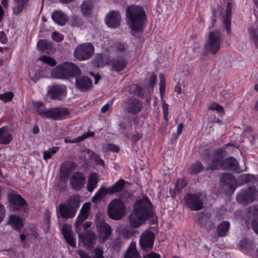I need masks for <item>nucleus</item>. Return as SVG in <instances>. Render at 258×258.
I'll return each mask as SVG.
<instances>
[{"mask_svg":"<svg viewBox=\"0 0 258 258\" xmlns=\"http://www.w3.org/2000/svg\"><path fill=\"white\" fill-rule=\"evenodd\" d=\"M151 203L147 198L137 201L134 209L128 218L130 226L138 228L142 225L151 214Z\"/></svg>","mask_w":258,"mask_h":258,"instance_id":"obj_1","label":"nucleus"},{"mask_svg":"<svg viewBox=\"0 0 258 258\" xmlns=\"http://www.w3.org/2000/svg\"><path fill=\"white\" fill-rule=\"evenodd\" d=\"M126 16L133 34L141 32L146 19L143 8L137 5L130 6L126 9Z\"/></svg>","mask_w":258,"mask_h":258,"instance_id":"obj_2","label":"nucleus"},{"mask_svg":"<svg viewBox=\"0 0 258 258\" xmlns=\"http://www.w3.org/2000/svg\"><path fill=\"white\" fill-rule=\"evenodd\" d=\"M90 209V203H85L80 211L76 222V228L79 234V242L82 243L85 247L89 249L94 245L96 238L95 234L91 231H86L81 234L78 231V229L82 222L87 218Z\"/></svg>","mask_w":258,"mask_h":258,"instance_id":"obj_3","label":"nucleus"},{"mask_svg":"<svg viewBox=\"0 0 258 258\" xmlns=\"http://www.w3.org/2000/svg\"><path fill=\"white\" fill-rule=\"evenodd\" d=\"M223 158V150L221 149L215 150L212 155V162L209 164L211 169H217L221 168L223 169L234 170L241 172L245 170L240 169L238 161L233 157H229L221 162Z\"/></svg>","mask_w":258,"mask_h":258,"instance_id":"obj_4","label":"nucleus"},{"mask_svg":"<svg viewBox=\"0 0 258 258\" xmlns=\"http://www.w3.org/2000/svg\"><path fill=\"white\" fill-rule=\"evenodd\" d=\"M81 73L79 68L72 62H65L57 66L51 71V76L54 78L69 79Z\"/></svg>","mask_w":258,"mask_h":258,"instance_id":"obj_5","label":"nucleus"},{"mask_svg":"<svg viewBox=\"0 0 258 258\" xmlns=\"http://www.w3.org/2000/svg\"><path fill=\"white\" fill-rule=\"evenodd\" d=\"M36 105L39 108L38 114L43 118L61 120L66 118L70 114L69 110L66 108L57 107L46 109L43 108L42 102H36Z\"/></svg>","mask_w":258,"mask_h":258,"instance_id":"obj_6","label":"nucleus"},{"mask_svg":"<svg viewBox=\"0 0 258 258\" xmlns=\"http://www.w3.org/2000/svg\"><path fill=\"white\" fill-rule=\"evenodd\" d=\"M221 40V35L219 31H210L205 45V48L212 54L216 53L219 50Z\"/></svg>","mask_w":258,"mask_h":258,"instance_id":"obj_7","label":"nucleus"},{"mask_svg":"<svg viewBox=\"0 0 258 258\" xmlns=\"http://www.w3.org/2000/svg\"><path fill=\"white\" fill-rule=\"evenodd\" d=\"M125 214V208L123 202L117 199L113 200L108 207L109 217L113 220L121 219Z\"/></svg>","mask_w":258,"mask_h":258,"instance_id":"obj_8","label":"nucleus"},{"mask_svg":"<svg viewBox=\"0 0 258 258\" xmlns=\"http://www.w3.org/2000/svg\"><path fill=\"white\" fill-rule=\"evenodd\" d=\"M94 52V47L90 43H84L77 46L74 51L75 57L79 60L89 59Z\"/></svg>","mask_w":258,"mask_h":258,"instance_id":"obj_9","label":"nucleus"},{"mask_svg":"<svg viewBox=\"0 0 258 258\" xmlns=\"http://www.w3.org/2000/svg\"><path fill=\"white\" fill-rule=\"evenodd\" d=\"M96 224L99 233V238L102 242L108 239L111 233L110 226L105 222L103 216L98 214L96 217Z\"/></svg>","mask_w":258,"mask_h":258,"instance_id":"obj_10","label":"nucleus"},{"mask_svg":"<svg viewBox=\"0 0 258 258\" xmlns=\"http://www.w3.org/2000/svg\"><path fill=\"white\" fill-rule=\"evenodd\" d=\"M204 195L201 194H188L184 199L186 204L191 210L197 211L203 208V199Z\"/></svg>","mask_w":258,"mask_h":258,"instance_id":"obj_11","label":"nucleus"},{"mask_svg":"<svg viewBox=\"0 0 258 258\" xmlns=\"http://www.w3.org/2000/svg\"><path fill=\"white\" fill-rule=\"evenodd\" d=\"M221 182L223 189L227 194L234 191L237 187V182L235 177L230 173H225L221 177Z\"/></svg>","mask_w":258,"mask_h":258,"instance_id":"obj_12","label":"nucleus"},{"mask_svg":"<svg viewBox=\"0 0 258 258\" xmlns=\"http://www.w3.org/2000/svg\"><path fill=\"white\" fill-rule=\"evenodd\" d=\"M256 189L254 186L250 187L246 189L242 190L237 195V200L243 205H248L254 201Z\"/></svg>","mask_w":258,"mask_h":258,"instance_id":"obj_13","label":"nucleus"},{"mask_svg":"<svg viewBox=\"0 0 258 258\" xmlns=\"http://www.w3.org/2000/svg\"><path fill=\"white\" fill-rule=\"evenodd\" d=\"M154 234L150 231H146L140 237V244L144 250L152 249L154 240Z\"/></svg>","mask_w":258,"mask_h":258,"instance_id":"obj_14","label":"nucleus"},{"mask_svg":"<svg viewBox=\"0 0 258 258\" xmlns=\"http://www.w3.org/2000/svg\"><path fill=\"white\" fill-rule=\"evenodd\" d=\"M85 181L84 174L80 172H74L70 178L71 186L75 190L81 189L84 185Z\"/></svg>","mask_w":258,"mask_h":258,"instance_id":"obj_15","label":"nucleus"},{"mask_svg":"<svg viewBox=\"0 0 258 258\" xmlns=\"http://www.w3.org/2000/svg\"><path fill=\"white\" fill-rule=\"evenodd\" d=\"M121 16L119 12L113 11L109 12L105 18V23L107 26L111 28L118 27L120 24Z\"/></svg>","mask_w":258,"mask_h":258,"instance_id":"obj_16","label":"nucleus"},{"mask_svg":"<svg viewBox=\"0 0 258 258\" xmlns=\"http://www.w3.org/2000/svg\"><path fill=\"white\" fill-rule=\"evenodd\" d=\"M75 84L77 88L82 92L87 91L92 86L91 79L85 76H78L76 78Z\"/></svg>","mask_w":258,"mask_h":258,"instance_id":"obj_17","label":"nucleus"},{"mask_svg":"<svg viewBox=\"0 0 258 258\" xmlns=\"http://www.w3.org/2000/svg\"><path fill=\"white\" fill-rule=\"evenodd\" d=\"M48 94L53 99H61L66 96V88L64 85H53L49 90Z\"/></svg>","mask_w":258,"mask_h":258,"instance_id":"obj_18","label":"nucleus"},{"mask_svg":"<svg viewBox=\"0 0 258 258\" xmlns=\"http://www.w3.org/2000/svg\"><path fill=\"white\" fill-rule=\"evenodd\" d=\"M211 215L208 213L199 212L195 216V220L200 227H205L209 225V229L214 227L213 224L211 222ZM208 229V228H207Z\"/></svg>","mask_w":258,"mask_h":258,"instance_id":"obj_19","label":"nucleus"},{"mask_svg":"<svg viewBox=\"0 0 258 258\" xmlns=\"http://www.w3.org/2000/svg\"><path fill=\"white\" fill-rule=\"evenodd\" d=\"M142 107L141 102L136 98H131L125 103V109L128 113L136 114L138 113Z\"/></svg>","mask_w":258,"mask_h":258,"instance_id":"obj_20","label":"nucleus"},{"mask_svg":"<svg viewBox=\"0 0 258 258\" xmlns=\"http://www.w3.org/2000/svg\"><path fill=\"white\" fill-rule=\"evenodd\" d=\"M234 5L232 3H228L227 5L225 13L222 17V23L225 26L228 33L230 32L231 12Z\"/></svg>","mask_w":258,"mask_h":258,"instance_id":"obj_21","label":"nucleus"},{"mask_svg":"<svg viewBox=\"0 0 258 258\" xmlns=\"http://www.w3.org/2000/svg\"><path fill=\"white\" fill-rule=\"evenodd\" d=\"M80 258H103V251L101 247L97 246L91 251L90 255L86 251L79 249L77 251Z\"/></svg>","mask_w":258,"mask_h":258,"instance_id":"obj_22","label":"nucleus"},{"mask_svg":"<svg viewBox=\"0 0 258 258\" xmlns=\"http://www.w3.org/2000/svg\"><path fill=\"white\" fill-rule=\"evenodd\" d=\"M8 198L11 206L15 210L20 209L25 205V201L19 195L11 194L9 195Z\"/></svg>","mask_w":258,"mask_h":258,"instance_id":"obj_23","label":"nucleus"},{"mask_svg":"<svg viewBox=\"0 0 258 258\" xmlns=\"http://www.w3.org/2000/svg\"><path fill=\"white\" fill-rule=\"evenodd\" d=\"M109 63L112 71L119 72L126 68L127 61L121 57H116L113 58Z\"/></svg>","mask_w":258,"mask_h":258,"instance_id":"obj_24","label":"nucleus"},{"mask_svg":"<svg viewBox=\"0 0 258 258\" xmlns=\"http://www.w3.org/2000/svg\"><path fill=\"white\" fill-rule=\"evenodd\" d=\"M62 232L67 243L72 247H75L76 243L71 232V226L68 224H63Z\"/></svg>","mask_w":258,"mask_h":258,"instance_id":"obj_25","label":"nucleus"},{"mask_svg":"<svg viewBox=\"0 0 258 258\" xmlns=\"http://www.w3.org/2000/svg\"><path fill=\"white\" fill-rule=\"evenodd\" d=\"M58 211L63 218H70L75 216V210L72 209L67 204H62L59 205Z\"/></svg>","mask_w":258,"mask_h":258,"instance_id":"obj_26","label":"nucleus"},{"mask_svg":"<svg viewBox=\"0 0 258 258\" xmlns=\"http://www.w3.org/2000/svg\"><path fill=\"white\" fill-rule=\"evenodd\" d=\"M76 164L72 161H65L61 166L60 176L67 177L70 172L75 169Z\"/></svg>","mask_w":258,"mask_h":258,"instance_id":"obj_27","label":"nucleus"},{"mask_svg":"<svg viewBox=\"0 0 258 258\" xmlns=\"http://www.w3.org/2000/svg\"><path fill=\"white\" fill-rule=\"evenodd\" d=\"M99 180L98 175L95 172L91 173L89 175L87 181V190L92 192L97 187Z\"/></svg>","mask_w":258,"mask_h":258,"instance_id":"obj_28","label":"nucleus"},{"mask_svg":"<svg viewBox=\"0 0 258 258\" xmlns=\"http://www.w3.org/2000/svg\"><path fill=\"white\" fill-rule=\"evenodd\" d=\"M240 250L244 253L250 254L254 248L255 244L247 239H243L239 243Z\"/></svg>","mask_w":258,"mask_h":258,"instance_id":"obj_29","label":"nucleus"},{"mask_svg":"<svg viewBox=\"0 0 258 258\" xmlns=\"http://www.w3.org/2000/svg\"><path fill=\"white\" fill-rule=\"evenodd\" d=\"M53 20L60 26L64 25L68 21L67 16L60 11H55L51 16Z\"/></svg>","mask_w":258,"mask_h":258,"instance_id":"obj_30","label":"nucleus"},{"mask_svg":"<svg viewBox=\"0 0 258 258\" xmlns=\"http://www.w3.org/2000/svg\"><path fill=\"white\" fill-rule=\"evenodd\" d=\"M9 224L15 229L20 230L23 226V219L16 215H11L9 217Z\"/></svg>","mask_w":258,"mask_h":258,"instance_id":"obj_31","label":"nucleus"},{"mask_svg":"<svg viewBox=\"0 0 258 258\" xmlns=\"http://www.w3.org/2000/svg\"><path fill=\"white\" fill-rule=\"evenodd\" d=\"M12 140V137L8 132V128L5 126L0 128V144H8Z\"/></svg>","mask_w":258,"mask_h":258,"instance_id":"obj_32","label":"nucleus"},{"mask_svg":"<svg viewBox=\"0 0 258 258\" xmlns=\"http://www.w3.org/2000/svg\"><path fill=\"white\" fill-rule=\"evenodd\" d=\"M124 258H141V256L136 249L135 242L132 241L124 255Z\"/></svg>","mask_w":258,"mask_h":258,"instance_id":"obj_33","label":"nucleus"},{"mask_svg":"<svg viewBox=\"0 0 258 258\" xmlns=\"http://www.w3.org/2000/svg\"><path fill=\"white\" fill-rule=\"evenodd\" d=\"M107 194H109L108 188L102 187L97 190L95 195L92 197V201L93 203L101 201Z\"/></svg>","mask_w":258,"mask_h":258,"instance_id":"obj_34","label":"nucleus"},{"mask_svg":"<svg viewBox=\"0 0 258 258\" xmlns=\"http://www.w3.org/2000/svg\"><path fill=\"white\" fill-rule=\"evenodd\" d=\"M230 225L228 221L222 222L217 228L218 235L219 236H225L230 228Z\"/></svg>","mask_w":258,"mask_h":258,"instance_id":"obj_35","label":"nucleus"},{"mask_svg":"<svg viewBox=\"0 0 258 258\" xmlns=\"http://www.w3.org/2000/svg\"><path fill=\"white\" fill-rule=\"evenodd\" d=\"M94 135V133L93 132H88L84 134L83 135L78 137L74 139H70L69 138H66L64 142L66 143H79L86 138L90 137H93Z\"/></svg>","mask_w":258,"mask_h":258,"instance_id":"obj_36","label":"nucleus"},{"mask_svg":"<svg viewBox=\"0 0 258 258\" xmlns=\"http://www.w3.org/2000/svg\"><path fill=\"white\" fill-rule=\"evenodd\" d=\"M93 9V3L90 1L83 2L81 6V10L82 14L86 16L90 15Z\"/></svg>","mask_w":258,"mask_h":258,"instance_id":"obj_37","label":"nucleus"},{"mask_svg":"<svg viewBox=\"0 0 258 258\" xmlns=\"http://www.w3.org/2000/svg\"><path fill=\"white\" fill-rule=\"evenodd\" d=\"M37 45L38 50L43 52H49L52 47L51 44L45 40H39Z\"/></svg>","mask_w":258,"mask_h":258,"instance_id":"obj_38","label":"nucleus"},{"mask_svg":"<svg viewBox=\"0 0 258 258\" xmlns=\"http://www.w3.org/2000/svg\"><path fill=\"white\" fill-rule=\"evenodd\" d=\"M124 186V181L122 179L118 180L113 185L108 188L109 194L117 192L122 190Z\"/></svg>","mask_w":258,"mask_h":258,"instance_id":"obj_39","label":"nucleus"},{"mask_svg":"<svg viewBox=\"0 0 258 258\" xmlns=\"http://www.w3.org/2000/svg\"><path fill=\"white\" fill-rule=\"evenodd\" d=\"M94 64L97 67H102L105 64L108 63L107 57L101 54H98L96 55L93 60Z\"/></svg>","mask_w":258,"mask_h":258,"instance_id":"obj_40","label":"nucleus"},{"mask_svg":"<svg viewBox=\"0 0 258 258\" xmlns=\"http://www.w3.org/2000/svg\"><path fill=\"white\" fill-rule=\"evenodd\" d=\"M249 32L250 40L258 49V28L252 27L250 28Z\"/></svg>","mask_w":258,"mask_h":258,"instance_id":"obj_41","label":"nucleus"},{"mask_svg":"<svg viewBox=\"0 0 258 258\" xmlns=\"http://www.w3.org/2000/svg\"><path fill=\"white\" fill-rule=\"evenodd\" d=\"M116 50L118 54H121L123 55H126L130 53V50L125 44L122 43H117L115 45Z\"/></svg>","mask_w":258,"mask_h":258,"instance_id":"obj_42","label":"nucleus"},{"mask_svg":"<svg viewBox=\"0 0 258 258\" xmlns=\"http://www.w3.org/2000/svg\"><path fill=\"white\" fill-rule=\"evenodd\" d=\"M68 20L69 24L73 27H80L83 25L82 19L76 16H73Z\"/></svg>","mask_w":258,"mask_h":258,"instance_id":"obj_43","label":"nucleus"},{"mask_svg":"<svg viewBox=\"0 0 258 258\" xmlns=\"http://www.w3.org/2000/svg\"><path fill=\"white\" fill-rule=\"evenodd\" d=\"M58 150V147H55L48 149L43 152V159L47 161L51 158L53 154H55Z\"/></svg>","mask_w":258,"mask_h":258,"instance_id":"obj_44","label":"nucleus"},{"mask_svg":"<svg viewBox=\"0 0 258 258\" xmlns=\"http://www.w3.org/2000/svg\"><path fill=\"white\" fill-rule=\"evenodd\" d=\"M254 178L252 174H243L238 178V181L240 184H244L252 181Z\"/></svg>","mask_w":258,"mask_h":258,"instance_id":"obj_45","label":"nucleus"},{"mask_svg":"<svg viewBox=\"0 0 258 258\" xmlns=\"http://www.w3.org/2000/svg\"><path fill=\"white\" fill-rule=\"evenodd\" d=\"M203 168L204 167L201 163L196 162L191 165L189 169V172L190 173H197L201 171Z\"/></svg>","mask_w":258,"mask_h":258,"instance_id":"obj_46","label":"nucleus"},{"mask_svg":"<svg viewBox=\"0 0 258 258\" xmlns=\"http://www.w3.org/2000/svg\"><path fill=\"white\" fill-rule=\"evenodd\" d=\"M209 108L210 110L216 111L221 116H223L224 114V112L222 106L217 103H211L209 106Z\"/></svg>","mask_w":258,"mask_h":258,"instance_id":"obj_47","label":"nucleus"},{"mask_svg":"<svg viewBox=\"0 0 258 258\" xmlns=\"http://www.w3.org/2000/svg\"><path fill=\"white\" fill-rule=\"evenodd\" d=\"M38 60L43 61L45 63H47L51 66H54L56 64V61L55 59L47 55H43L41 56L39 58Z\"/></svg>","mask_w":258,"mask_h":258,"instance_id":"obj_48","label":"nucleus"},{"mask_svg":"<svg viewBox=\"0 0 258 258\" xmlns=\"http://www.w3.org/2000/svg\"><path fill=\"white\" fill-rule=\"evenodd\" d=\"M72 209L76 210V209L79 207L78 199L73 196L71 197L68 199L67 204Z\"/></svg>","mask_w":258,"mask_h":258,"instance_id":"obj_49","label":"nucleus"},{"mask_svg":"<svg viewBox=\"0 0 258 258\" xmlns=\"http://www.w3.org/2000/svg\"><path fill=\"white\" fill-rule=\"evenodd\" d=\"M14 97V94L11 92H6L0 94V100L5 102L11 101Z\"/></svg>","mask_w":258,"mask_h":258,"instance_id":"obj_50","label":"nucleus"},{"mask_svg":"<svg viewBox=\"0 0 258 258\" xmlns=\"http://www.w3.org/2000/svg\"><path fill=\"white\" fill-rule=\"evenodd\" d=\"M105 151H112L117 153L119 151V148L116 145L108 144L103 147Z\"/></svg>","mask_w":258,"mask_h":258,"instance_id":"obj_51","label":"nucleus"},{"mask_svg":"<svg viewBox=\"0 0 258 258\" xmlns=\"http://www.w3.org/2000/svg\"><path fill=\"white\" fill-rule=\"evenodd\" d=\"M185 183L182 179L179 178L176 180L174 184V192L179 191L181 188L184 187Z\"/></svg>","mask_w":258,"mask_h":258,"instance_id":"obj_52","label":"nucleus"},{"mask_svg":"<svg viewBox=\"0 0 258 258\" xmlns=\"http://www.w3.org/2000/svg\"><path fill=\"white\" fill-rule=\"evenodd\" d=\"M122 245L120 238L115 239L112 243L111 248L114 251H118Z\"/></svg>","mask_w":258,"mask_h":258,"instance_id":"obj_53","label":"nucleus"},{"mask_svg":"<svg viewBox=\"0 0 258 258\" xmlns=\"http://www.w3.org/2000/svg\"><path fill=\"white\" fill-rule=\"evenodd\" d=\"M16 5L13 8V12L16 15L20 13L23 10L24 6L26 4L23 3H15Z\"/></svg>","mask_w":258,"mask_h":258,"instance_id":"obj_54","label":"nucleus"},{"mask_svg":"<svg viewBox=\"0 0 258 258\" xmlns=\"http://www.w3.org/2000/svg\"><path fill=\"white\" fill-rule=\"evenodd\" d=\"M222 10V7L218 6L217 7V9L216 10H214L213 12V19L212 20V26H214L215 25L216 19L219 16H220V13Z\"/></svg>","mask_w":258,"mask_h":258,"instance_id":"obj_55","label":"nucleus"},{"mask_svg":"<svg viewBox=\"0 0 258 258\" xmlns=\"http://www.w3.org/2000/svg\"><path fill=\"white\" fill-rule=\"evenodd\" d=\"M51 37L53 40L57 42H60L63 39V36L56 31H54L52 33Z\"/></svg>","mask_w":258,"mask_h":258,"instance_id":"obj_56","label":"nucleus"},{"mask_svg":"<svg viewBox=\"0 0 258 258\" xmlns=\"http://www.w3.org/2000/svg\"><path fill=\"white\" fill-rule=\"evenodd\" d=\"M162 109L164 119L167 121L168 115V105L165 101H162Z\"/></svg>","mask_w":258,"mask_h":258,"instance_id":"obj_57","label":"nucleus"},{"mask_svg":"<svg viewBox=\"0 0 258 258\" xmlns=\"http://www.w3.org/2000/svg\"><path fill=\"white\" fill-rule=\"evenodd\" d=\"M29 76L33 81H36L41 77V75L39 72H35L34 70L31 69L29 71Z\"/></svg>","mask_w":258,"mask_h":258,"instance_id":"obj_58","label":"nucleus"},{"mask_svg":"<svg viewBox=\"0 0 258 258\" xmlns=\"http://www.w3.org/2000/svg\"><path fill=\"white\" fill-rule=\"evenodd\" d=\"M113 102V100H111L109 102L105 104L101 108V111L102 113H106L109 109L110 107L112 105Z\"/></svg>","mask_w":258,"mask_h":258,"instance_id":"obj_59","label":"nucleus"},{"mask_svg":"<svg viewBox=\"0 0 258 258\" xmlns=\"http://www.w3.org/2000/svg\"><path fill=\"white\" fill-rule=\"evenodd\" d=\"M150 84L149 86H150V87L151 88V91L152 92L153 90L154 85L155 84V83L156 82L157 77H156V75H155L154 74H152L150 76Z\"/></svg>","mask_w":258,"mask_h":258,"instance_id":"obj_60","label":"nucleus"},{"mask_svg":"<svg viewBox=\"0 0 258 258\" xmlns=\"http://www.w3.org/2000/svg\"><path fill=\"white\" fill-rule=\"evenodd\" d=\"M143 258H160V255L154 252H151L145 255Z\"/></svg>","mask_w":258,"mask_h":258,"instance_id":"obj_61","label":"nucleus"},{"mask_svg":"<svg viewBox=\"0 0 258 258\" xmlns=\"http://www.w3.org/2000/svg\"><path fill=\"white\" fill-rule=\"evenodd\" d=\"M165 88H166L165 84H160V87H159L160 94L161 98V100H162V101H163V96L165 93Z\"/></svg>","mask_w":258,"mask_h":258,"instance_id":"obj_62","label":"nucleus"},{"mask_svg":"<svg viewBox=\"0 0 258 258\" xmlns=\"http://www.w3.org/2000/svg\"><path fill=\"white\" fill-rule=\"evenodd\" d=\"M248 212L250 215L256 216L258 213V210L256 206H253L249 208Z\"/></svg>","mask_w":258,"mask_h":258,"instance_id":"obj_63","label":"nucleus"},{"mask_svg":"<svg viewBox=\"0 0 258 258\" xmlns=\"http://www.w3.org/2000/svg\"><path fill=\"white\" fill-rule=\"evenodd\" d=\"M251 225L253 230L258 234V219L253 220Z\"/></svg>","mask_w":258,"mask_h":258,"instance_id":"obj_64","label":"nucleus"}]
</instances>
